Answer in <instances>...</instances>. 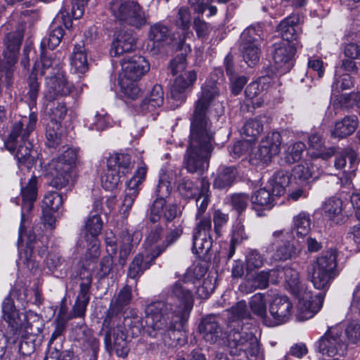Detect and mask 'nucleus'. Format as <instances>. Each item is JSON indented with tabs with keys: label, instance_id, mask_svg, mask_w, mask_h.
<instances>
[{
	"label": "nucleus",
	"instance_id": "a19ab883",
	"mask_svg": "<svg viewBox=\"0 0 360 360\" xmlns=\"http://www.w3.org/2000/svg\"><path fill=\"white\" fill-rule=\"evenodd\" d=\"M240 50L244 61L248 66H253L259 62L261 53L260 45L241 41Z\"/></svg>",
	"mask_w": 360,
	"mask_h": 360
},
{
	"label": "nucleus",
	"instance_id": "680f3d73",
	"mask_svg": "<svg viewBox=\"0 0 360 360\" xmlns=\"http://www.w3.org/2000/svg\"><path fill=\"white\" fill-rule=\"evenodd\" d=\"M273 193L269 190L260 188L252 195L251 202L252 205L263 207H270L274 201Z\"/></svg>",
	"mask_w": 360,
	"mask_h": 360
},
{
	"label": "nucleus",
	"instance_id": "5fc2aeb1",
	"mask_svg": "<svg viewBox=\"0 0 360 360\" xmlns=\"http://www.w3.org/2000/svg\"><path fill=\"white\" fill-rule=\"evenodd\" d=\"M212 237L193 234V252L199 256L206 255L212 248Z\"/></svg>",
	"mask_w": 360,
	"mask_h": 360
},
{
	"label": "nucleus",
	"instance_id": "7ed1b4c3",
	"mask_svg": "<svg viewBox=\"0 0 360 360\" xmlns=\"http://www.w3.org/2000/svg\"><path fill=\"white\" fill-rule=\"evenodd\" d=\"M131 300V288L126 285L112 301L103 322V330L105 333L104 340L106 349L109 352L114 350L118 356L122 358L127 356L129 349L127 345V335L120 314L130 303Z\"/></svg>",
	"mask_w": 360,
	"mask_h": 360
},
{
	"label": "nucleus",
	"instance_id": "9b49d317",
	"mask_svg": "<svg viewBox=\"0 0 360 360\" xmlns=\"http://www.w3.org/2000/svg\"><path fill=\"white\" fill-rule=\"evenodd\" d=\"M266 252L271 255V259L276 262H284L297 255L295 245L289 240H285L282 230L272 233L271 240L266 247Z\"/></svg>",
	"mask_w": 360,
	"mask_h": 360
},
{
	"label": "nucleus",
	"instance_id": "e2e57ef3",
	"mask_svg": "<svg viewBox=\"0 0 360 360\" xmlns=\"http://www.w3.org/2000/svg\"><path fill=\"white\" fill-rule=\"evenodd\" d=\"M88 122H89L88 127L89 129L102 131L110 125V117L104 110H101L97 112Z\"/></svg>",
	"mask_w": 360,
	"mask_h": 360
},
{
	"label": "nucleus",
	"instance_id": "c756f323",
	"mask_svg": "<svg viewBox=\"0 0 360 360\" xmlns=\"http://www.w3.org/2000/svg\"><path fill=\"white\" fill-rule=\"evenodd\" d=\"M359 125L356 115L346 116L335 123L331 136L335 138L343 139L352 134Z\"/></svg>",
	"mask_w": 360,
	"mask_h": 360
},
{
	"label": "nucleus",
	"instance_id": "f704fd0d",
	"mask_svg": "<svg viewBox=\"0 0 360 360\" xmlns=\"http://www.w3.org/2000/svg\"><path fill=\"white\" fill-rule=\"evenodd\" d=\"M107 165L124 176L133 167L130 156L125 153H115L110 155L108 159Z\"/></svg>",
	"mask_w": 360,
	"mask_h": 360
},
{
	"label": "nucleus",
	"instance_id": "5701e85b",
	"mask_svg": "<svg viewBox=\"0 0 360 360\" xmlns=\"http://www.w3.org/2000/svg\"><path fill=\"white\" fill-rule=\"evenodd\" d=\"M159 255L160 251L154 255L144 252L136 255L129 265L128 276L132 279L138 278L151 266L155 259Z\"/></svg>",
	"mask_w": 360,
	"mask_h": 360
},
{
	"label": "nucleus",
	"instance_id": "4be33fe9",
	"mask_svg": "<svg viewBox=\"0 0 360 360\" xmlns=\"http://www.w3.org/2000/svg\"><path fill=\"white\" fill-rule=\"evenodd\" d=\"M177 215V207L174 204H166L165 199L155 198L150 210L149 219L155 223L163 217L167 221H171Z\"/></svg>",
	"mask_w": 360,
	"mask_h": 360
},
{
	"label": "nucleus",
	"instance_id": "49530a36",
	"mask_svg": "<svg viewBox=\"0 0 360 360\" xmlns=\"http://www.w3.org/2000/svg\"><path fill=\"white\" fill-rule=\"evenodd\" d=\"M103 221L101 216L95 213L88 217L85 221V238H98L103 229Z\"/></svg>",
	"mask_w": 360,
	"mask_h": 360
},
{
	"label": "nucleus",
	"instance_id": "f03ea898",
	"mask_svg": "<svg viewBox=\"0 0 360 360\" xmlns=\"http://www.w3.org/2000/svg\"><path fill=\"white\" fill-rule=\"evenodd\" d=\"M191 286L186 280L177 281L168 290L167 301H156L146 307V323L150 337H161L165 345H173L193 305Z\"/></svg>",
	"mask_w": 360,
	"mask_h": 360
},
{
	"label": "nucleus",
	"instance_id": "de8ad7c7",
	"mask_svg": "<svg viewBox=\"0 0 360 360\" xmlns=\"http://www.w3.org/2000/svg\"><path fill=\"white\" fill-rule=\"evenodd\" d=\"M136 82L120 79L121 94L126 102L135 101L141 95V90Z\"/></svg>",
	"mask_w": 360,
	"mask_h": 360
},
{
	"label": "nucleus",
	"instance_id": "dca6fc26",
	"mask_svg": "<svg viewBox=\"0 0 360 360\" xmlns=\"http://www.w3.org/2000/svg\"><path fill=\"white\" fill-rule=\"evenodd\" d=\"M72 89V84L68 82L64 75L58 70L56 75L46 77V90L44 98L47 101H53L60 97L69 95Z\"/></svg>",
	"mask_w": 360,
	"mask_h": 360
},
{
	"label": "nucleus",
	"instance_id": "f3484780",
	"mask_svg": "<svg viewBox=\"0 0 360 360\" xmlns=\"http://www.w3.org/2000/svg\"><path fill=\"white\" fill-rule=\"evenodd\" d=\"M295 44L288 41H281L274 44L273 60L276 68L281 72L290 71L293 65V56L295 53Z\"/></svg>",
	"mask_w": 360,
	"mask_h": 360
},
{
	"label": "nucleus",
	"instance_id": "09e8293b",
	"mask_svg": "<svg viewBox=\"0 0 360 360\" xmlns=\"http://www.w3.org/2000/svg\"><path fill=\"white\" fill-rule=\"evenodd\" d=\"M250 307L254 314L259 317L264 323V319H267L266 302L264 294L256 293L249 302Z\"/></svg>",
	"mask_w": 360,
	"mask_h": 360
},
{
	"label": "nucleus",
	"instance_id": "412c9836",
	"mask_svg": "<svg viewBox=\"0 0 360 360\" xmlns=\"http://www.w3.org/2000/svg\"><path fill=\"white\" fill-rule=\"evenodd\" d=\"M136 49V37L131 32L120 31L116 33L112 43L110 55L117 57Z\"/></svg>",
	"mask_w": 360,
	"mask_h": 360
},
{
	"label": "nucleus",
	"instance_id": "c9c22d12",
	"mask_svg": "<svg viewBox=\"0 0 360 360\" xmlns=\"http://www.w3.org/2000/svg\"><path fill=\"white\" fill-rule=\"evenodd\" d=\"M290 181V175L288 172L281 170L276 172L269 181L273 195L278 197L283 195Z\"/></svg>",
	"mask_w": 360,
	"mask_h": 360
},
{
	"label": "nucleus",
	"instance_id": "13d9d810",
	"mask_svg": "<svg viewBox=\"0 0 360 360\" xmlns=\"http://www.w3.org/2000/svg\"><path fill=\"white\" fill-rule=\"evenodd\" d=\"M207 273V269L201 264L193 265L188 269L184 279L192 285H196L201 283V279L204 278Z\"/></svg>",
	"mask_w": 360,
	"mask_h": 360
},
{
	"label": "nucleus",
	"instance_id": "3c124183",
	"mask_svg": "<svg viewBox=\"0 0 360 360\" xmlns=\"http://www.w3.org/2000/svg\"><path fill=\"white\" fill-rule=\"evenodd\" d=\"M122 176H124V175L120 174L117 170L109 167L107 165L106 170L101 175V185L105 190L112 191L120 183Z\"/></svg>",
	"mask_w": 360,
	"mask_h": 360
},
{
	"label": "nucleus",
	"instance_id": "39448f33",
	"mask_svg": "<svg viewBox=\"0 0 360 360\" xmlns=\"http://www.w3.org/2000/svg\"><path fill=\"white\" fill-rule=\"evenodd\" d=\"M285 288L297 297V319L300 321L312 318L322 307L323 295H313L301 281L299 272L291 267L284 269Z\"/></svg>",
	"mask_w": 360,
	"mask_h": 360
},
{
	"label": "nucleus",
	"instance_id": "2eb2a0df",
	"mask_svg": "<svg viewBox=\"0 0 360 360\" xmlns=\"http://www.w3.org/2000/svg\"><path fill=\"white\" fill-rule=\"evenodd\" d=\"M122 73L120 79L132 81L139 80L149 71L150 65L144 57L138 55L124 56L120 60Z\"/></svg>",
	"mask_w": 360,
	"mask_h": 360
},
{
	"label": "nucleus",
	"instance_id": "72a5a7b5",
	"mask_svg": "<svg viewBox=\"0 0 360 360\" xmlns=\"http://www.w3.org/2000/svg\"><path fill=\"white\" fill-rule=\"evenodd\" d=\"M164 102V92L160 84H155L151 89L148 96L141 103L142 111H153L162 105Z\"/></svg>",
	"mask_w": 360,
	"mask_h": 360
},
{
	"label": "nucleus",
	"instance_id": "4c0bfd02",
	"mask_svg": "<svg viewBox=\"0 0 360 360\" xmlns=\"http://www.w3.org/2000/svg\"><path fill=\"white\" fill-rule=\"evenodd\" d=\"M149 37L158 48L172 41L168 27L161 23H156L150 27Z\"/></svg>",
	"mask_w": 360,
	"mask_h": 360
},
{
	"label": "nucleus",
	"instance_id": "cd10ccee",
	"mask_svg": "<svg viewBox=\"0 0 360 360\" xmlns=\"http://www.w3.org/2000/svg\"><path fill=\"white\" fill-rule=\"evenodd\" d=\"M23 35L19 31L8 33L4 39V57L8 58L9 65H14L16 62V56L22 41Z\"/></svg>",
	"mask_w": 360,
	"mask_h": 360
},
{
	"label": "nucleus",
	"instance_id": "6ab92c4d",
	"mask_svg": "<svg viewBox=\"0 0 360 360\" xmlns=\"http://www.w3.org/2000/svg\"><path fill=\"white\" fill-rule=\"evenodd\" d=\"M46 250V245H43L41 241L36 240L34 236H30L26 249L19 252V258L27 269L34 271L39 266V262L36 259V252H37L39 256L41 257Z\"/></svg>",
	"mask_w": 360,
	"mask_h": 360
},
{
	"label": "nucleus",
	"instance_id": "a211bd4d",
	"mask_svg": "<svg viewBox=\"0 0 360 360\" xmlns=\"http://www.w3.org/2000/svg\"><path fill=\"white\" fill-rule=\"evenodd\" d=\"M198 330L206 342L210 344L225 343L222 328L217 318L212 315L202 319L198 326Z\"/></svg>",
	"mask_w": 360,
	"mask_h": 360
},
{
	"label": "nucleus",
	"instance_id": "a18cd8bd",
	"mask_svg": "<svg viewBox=\"0 0 360 360\" xmlns=\"http://www.w3.org/2000/svg\"><path fill=\"white\" fill-rule=\"evenodd\" d=\"M263 131V123L257 118L248 120L240 129V134L249 141L255 140Z\"/></svg>",
	"mask_w": 360,
	"mask_h": 360
},
{
	"label": "nucleus",
	"instance_id": "052dcab7",
	"mask_svg": "<svg viewBox=\"0 0 360 360\" xmlns=\"http://www.w3.org/2000/svg\"><path fill=\"white\" fill-rule=\"evenodd\" d=\"M63 197L57 192L46 193L43 200L42 210L58 212L62 208Z\"/></svg>",
	"mask_w": 360,
	"mask_h": 360
},
{
	"label": "nucleus",
	"instance_id": "2f4dec72",
	"mask_svg": "<svg viewBox=\"0 0 360 360\" xmlns=\"http://www.w3.org/2000/svg\"><path fill=\"white\" fill-rule=\"evenodd\" d=\"M22 210L30 211L37 197V178L32 176L25 186H21Z\"/></svg>",
	"mask_w": 360,
	"mask_h": 360
},
{
	"label": "nucleus",
	"instance_id": "8fccbe9b",
	"mask_svg": "<svg viewBox=\"0 0 360 360\" xmlns=\"http://www.w3.org/2000/svg\"><path fill=\"white\" fill-rule=\"evenodd\" d=\"M264 37V32L260 24L252 25L247 27L240 35V40L250 44L260 45Z\"/></svg>",
	"mask_w": 360,
	"mask_h": 360
},
{
	"label": "nucleus",
	"instance_id": "e433bc0d",
	"mask_svg": "<svg viewBox=\"0 0 360 360\" xmlns=\"http://www.w3.org/2000/svg\"><path fill=\"white\" fill-rule=\"evenodd\" d=\"M323 215L329 220L338 221L342 212V201L337 197L326 199L322 205Z\"/></svg>",
	"mask_w": 360,
	"mask_h": 360
},
{
	"label": "nucleus",
	"instance_id": "473e14b6",
	"mask_svg": "<svg viewBox=\"0 0 360 360\" xmlns=\"http://www.w3.org/2000/svg\"><path fill=\"white\" fill-rule=\"evenodd\" d=\"M139 240L140 234L139 233H134L132 236L128 232L122 233L119 242V263L120 265L124 266L125 264L127 257L132 251L134 246L138 243Z\"/></svg>",
	"mask_w": 360,
	"mask_h": 360
},
{
	"label": "nucleus",
	"instance_id": "c85d7f7f",
	"mask_svg": "<svg viewBox=\"0 0 360 360\" xmlns=\"http://www.w3.org/2000/svg\"><path fill=\"white\" fill-rule=\"evenodd\" d=\"M298 22L299 18L297 15H291L279 23L278 30L281 32L282 41L294 44L293 41L297 39L299 34Z\"/></svg>",
	"mask_w": 360,
	"mask_h": 360
},
{
	"label": "nucleus",
	"instance_id": "0eeeda50",
	"mask_svg": "<svg viewBox=\"0 0 360 360\" xmlns=\"http://www.w3.org/2000/svg\"><path fill=\"white\" fill-rule=\"evenodd\" d=\"M337 258V250L330 249L319 256L308 267V278L316 289H328L338 275Z\"/></svg>",
	"mask_w": 360,
	"mask_h": 360
},
{
	"label": "nucleus",
	"instance_id": "4d7b16f0",
	"mask_svg": "<svg viewBox=\"0 0 360 360\" xmlns=\"http://www.w3.org/2000/svg\"><path fill=\"white\" fill-rule=\"evenodd\" d=\"M48 113L51 118L49 122H59L63 120L67 113V108L64 103L51 101L46 104Z\"/></svg>",
	"mask_w": 360,
	"mask_h": 360
},
{
	"label": "nucleus",
	"instance_id": "f257e3e1",
	"mask_svg": "<svg viewBox=\"0 0 360 360\" xmlns=\"http://www.w3.org/2000/svg\"><path fill=\"white\" fill-rule=\"evenodd\" d=\"M219 90L214 82L207 81L201 87V92L195 102L191 119L189 143L184 157L185 167L190 173L201 174L208 169L209 159L214 148V134L207 114Z\"/></svg>",
	"mask_w": 360,
	"mask_h": 360
},
{
	"label": "nucleus",
	"instance_id": "bb28decb",
	"mask_svg": "<svg viewBox=\"0 0 360 360\" xmlns=\"http://www.w3.org/2000/svg\"><path fill=\"white\" fill-rule=\"evenodd\" d=\"M162 229L159 226H155L150 231L144 242V252L154 255L160 250V255L168 247V243L162 240Z\"/></svg>",
	"mask_w": 360,
	"mask_h": 360
},
{
	"label": "nucleus",
	"instance_id": "423d86ee",
	"mask_svg": "<svg viewBox=\"0 0 360 360\" xmlns=\"http://www.w3.org/2000/svg\"><path fill=\"white\" fill-rule=\"evenodd\" d=\"M224 344L232 356L244 354L246 356L264 360V354L260 349L259 341L248 325H229Z\"/></svg>",
	"mask_w": 360,
	"mask_h": 360
},
{
	"label": "nucleus",
	"instance_id": "1a4fd4ad",
	"mask_svg": "<svg viewBox=\"0 0 360 360\" xmlns=\"http://www.w3.org/2000/svg\"><path fill=\"white\" fill-rule=\"evenodd\" d=\"M108 10L118 21L136 28H141L147 24V15L137 1L134 0H112Z\"/></svg>",
	"mask_w": 360,
	"mask_h": 360
},
{
	"label": "nucleus",
	"instance_id": "aec40b11",
	"mask_svg": "<svg viewBox=\"0 0 360 360\" xmlns=\"http://www.w3.org/2000/svg\"><path fill=\"white\" fill-rule=\"evenodd\" d=\"M197 79V74L191 70L180 75L174 79L169 90V98L175 101L183 103L186 98V91L192 86Z\"/></svg>",
	"mask_w": 360,
	"mask_h": 360
},
{
	"label": "nucleus",
	"instance_id": "ea45409f",
	"mask_svg": "<svg viewBox=\"0 0 360 360\" xmlns=\"http://www.w3.org/2000/svg\"><path fill=\"white\" fill-rule=\"evenodd\" d=\"M250 316L251 314L247 307L246 302L241 300L228 310V328L231 324H242V320L250 319Z\"/></svg>",
	"mask_w": 360,
	"mask_h": 360
},
{
	"label": "nucleus",
	"instance_id": "6e6552de",
	"mask_svg": "<svg viewBox=\"0 0 360 360\" xmlns=\"http://www.w3.org/2000/svg\"><path fill=\"white\" fill-rule=\"evenodd\" d=\"M79 157L76 148H68L58 158L51 160L47 169L52 176L51 184L56 188H62L72 184L76 179L75 165Z\"/></svg>",
	"mask_w": 360,
	"mask_h": 360
},
{
	"label": "nucleus",
	"instance_id": "c03bdc74",
	"mask_svg": "<svg viewBox=\"0 0 360 360\" xmlns=\"http://www.w3.org/2000/svg\"><path fill=\"white\" fill-rule=\"evenodd\" d=\"M292 230L297 237L307 236L311 230V219L308 213L302 212L293 218Z\"/></svg>",
	"mask_w": 360,
	"mask_h": 360
},
{
	"label": "nucleus",
	"instance_id": "6e6d98bb",
	"mask_svg": "<svg viewBox=\"0 0 360 360\" xmlns=\"http://www.w3.org/2000/svg\"><path fill=\"white\" fill-rule=\"evenodd\" d=\"M60 124L59 122H49L46 129V145L50 148H55L60 143L61 136L60 133Z\"/></svg>",
	"mask_w": 360,
	"mask_h": 360
},
{
	"label": "nucleus",
	"instance_id": "0e129e2a",
	"mask_svg": "<svg viewBox=\"0 0 360 360\" xmlns=\"http://www.w3.org/2000/svg\"><path fill=\"white\" fill-rule=\"evenodd\" d=\"M313 169L310 162L304 161L294 167L292 175L295 179L308 183L307 181L312 176Z\"/></svg>",
	"mask_w": 360,
	"mask_h": 360
},
{
	"label": "nucleus",
	"instance_id": "b1692460",
	"mask_svg": "<svg viewBox=\"0 0 360 360\" xmlns=\"http://www.w3.org/2000/svg\"><path fill=\"white\" fill-rule=\"evenodd\" d=\"M309 154L311 158L328 160L335 153V148H326L324 141L319 134H313L308 138Z\"/></svg>",
	"mask_w": 360,
	"mask_h": 360
},
{
	"label": "nucleus",
	"instance_id": "79ce46f5",
	"mask_svg": "<svg viewBox=\"0 0 360 360\" xmlns=\"http://www.w3.org/2000/svg\"><path fill=\"white\" fill-rule=\"evenodd\" d=\"M236 170L233 167H221L219 169L213 185L219 189L231 186L236 177Z\"/></svg>",
	"mask_w": 360,
	"mask_h": 360
},
{
	"label": "nucleus",
	"instance_id": "9d476101",
	"mask_svg": "<svg viewBox=\"0 0 360 360\" xmlns=\"http://www.w3.org/2000/svg\"><path fill=\"white\" fill-rule=\"evenodd\" d=\"M320 353L328 356H342L347 350V343L344 341L340 325L330 327L317 342Z\"/></svg>",
	"mask_w": 360,
	"mask_h": 360
},
{
	"label": "nucleus",
	"instance_id": "864d4df0",
	"mask_svg": "<svg viewBox=\"0 0 360 360\" xmlns=\"http://www.w3.org/2000/svg\"><path fill=\"white\" fill-rule=\"evenodd\" d=\"M306 149L305 144L302 141H297L289 145L284 153V160L288 164H292L299 161Z\"/></svg>",
	"mask_w": 360,
	"mask_h": 360
},
{
	"label": "nucleus",
	"instance_id": "603ef678",
	"mask_svg": "<svg viewBox=\"0 0 360 360\" xmlns=\"http://www.w3.org/2000/svg\"><path fill=\"white\" fill-rule=\"evenodd\" d=\"M345 332L344 341L349 344L356 345L360 342V323L356 321L347 322L342 327Z\"/></svg>",
	"mask_w": 360,
	"mask_h": 360
},
{
	"label": "nucleus",
	"instance_id": "393cba45",
	"mask_svg": "<svg viewBox=\"0 0 360 360\" xmlns=\"http://www.w3.org/2000/svg\"><path fill=\"white\" fill-rule=\"evenodd\" d=\"M2 311L4 314V318L6 321L8 323L11 330L13 332V340L15 342L20 335V329L22 326V321L19 317L18 313L15 309L13 300L7 297L3 302L2 304Z\"/></svg>",
	"mask_w": 360,
	"mask_h": 360
},
{
	"label": "nucleus",
	"instance_id": "774afa93",
	"mask_svg": "<svg viewBox=\"0 0 360 360\" xmlns=\"http://www.w3.org/2000/svg\"><path fill=\"white\" fill-rule=\"evenodd\" d=\"M261 143L269 148L271 153L275 155H278L280 152V146L281 144V136L277 131H272L262 139Z\"/></svg>",
	"mask_w": 360,
	"mask_h": 360
},
{
	"label": "nucleus",
	"instance_id": "338daca9",
	"mask_svg": "<svg viewBox=\"0 0 360 360\" xmlns=\"http://www.w3.org/2000/svg\"><path fill=\"white\" fill-rule=\"evenodd\" d=\"M264 262V256L257 250H251L246 255L245 262L248 271H253L261 268Z\"/></svg>",
	"mask_w": 360,
	"mask_h": 360
},
{
	"label": "nucleus",
	"instance_id": "bf43d9fd",
	"mask_svg": "<svg viewBox=\"0 0 360 360\" xmlns=\"http://www.w3.org/2000/svg\"><path fill=\"white\" fill-rule=\"evenodd\" d=\"M196 223L193 234L212 237V221L210 215L195 217Z\"/></svg>",
	"mask_w": 360,
	"mask_h": 360
},
{
	"label": "nucleus",
	"instance_id": "20e7f679",
	"mask_svg": "<svg viewBox=\"0 0 360 360\" xmlns=\"http://www.w3.org/2000/svg\"><path fill=\"white\" fill-rule=\"evenodd\" d=\"M37 120L36 112H32L28 117H24L17 121L4 143L5 148L14 155L19 167L30 169L36 162L37 152L27 138L35 129Z\"/></svg>",
	"mask_w": 360,
	"mask_h": 360
},
{
	"label": "nucleus",
	"instance_id": "7c9ffc66",
	"mask_svg": "<svg viewBox=\"0 0 360 360\" xmlns=\"http://www.w3.org/2000/svg\"><path fill=\"white\" fill-rule=\"evenodd\" d=\"M70 60L71 66L75 72L83 74L88 70L86 49L83 42L75 45Z\"/></svg>",
	"mask_w": 360,
	"mask_h": 360
},
{
	"label": "nucleus",
	"instance_id": "f8f14e48",
	"mask_svg": "<svg viewBox=\"0 0 360 360\" xmlns=\"http://www.w3.org/2000/svg\"><path fill=\"white\" fill-rule=\"evenodd\" d=\"M292 303L287 296H277L269 304L270 316L264 319V324L272 327L288 321L292 314Z\"/></svg>",
	"mask_w": 360,
	"mask_h": 360
},
{
	"label": "nucleus",
	"instance_id": "ddd939ff",
	"mask_svg": "<svg viewBox=\"0 0 360 360\" xmlns=\"http://www.w3.org/2000/svg\"><path fill=\"white\" fill-rule=\"evenodd\" d=\"M148 167L145 163L141 162L137 167L135 174L131 179L127 183V189L125 190L124 198L122 200L121 210L124 217L128 215L135 199L136 198L140 186L145 181Z\"/></svg>",
	"mask_w": 360,
	"mask_h": 360
},
{
	"label": "nucleus",
	"instance_id": "a878e982",
	"mask_svg": "<svg viewBox=\"0 0 360 360\" xmlns=\"http://www.w3.org/2000/svg\"><path fill=\"white\" fill-rule=\"evenodd\" d=\"M270 83V77L264 76L259 79L258 81L251 82L248 85L245 90V94L247 99L250 100L254 107H259L264 101L260 96L266 88L265 85Z\"/></svg>",
	"mask_w": 360,
	"mask_h": 360
},
{
	"label": "nucleus",
	"instance_id": "37998d69",
	"mask_svg": "<svg viewBox=\"0 0 360 360\" xmlns=\"http://www.w3.org/2000/svg\"><path fill=\"white\" fill-rule=\"evenodd\" d=\"M37 63L34 64V71L27 79L28 90L26 94L28 105L30 110L37 106V99L40 89V83L38 82L37 74Z\"/></svg>",
	"mask_w": 360,
	"mask_h": 360
},
{
	"label": "nucleus",
	"instance_id": "69168bd1",
	"mask_svg": "<svg viewBox=\"0 0 360 360\" xmlns=\"http://www.w3.org/2000/svg\"><path fill=\"white\" fill-rule=\"evenodd\" d=\"M196 288L195 294L200 299H207L213 292L215 285L214 280L210 276L205 278L200 283L192 285Z\"/></svg>",
	"mask_w": 360,
	"mask_h": 360
},
{
	"label": "nucleus",
	"instance_id": "58836bf2",
	"mask_svg": "<svg viewBox=\"0 0 360 360\" xmlns=\"http://www.w3.org/2000/svg\"><path fill=\"white\" fill-rule=\"evenodd\" d=\"M64 35V30L60 25L52 24L51 25L50 32L47 37H44L41 42L40 49L42 50V54L44 53V49L46 47L50 50H53L57 47Z\"/></svg>",
	"mask_w": 360,
	"mask_h": 360
},
{
	"label": "nucleus",
	"instance_id": "4468645a",
	"mask_svg": "<svg viewBox=\"0 0 360 360\" xmlns=\"http://www.w3.org/2000/svg\"><path fill=\"white\" fill-rule=\"evenodd\" d=\"M79 291L71 311L70 318L83 317L90 300V288L92 283V274L90 270L83 268L79 272Z\"/></svg>",
	"mask_w": 360,
	"mask_h": 360
}]
</instances>
